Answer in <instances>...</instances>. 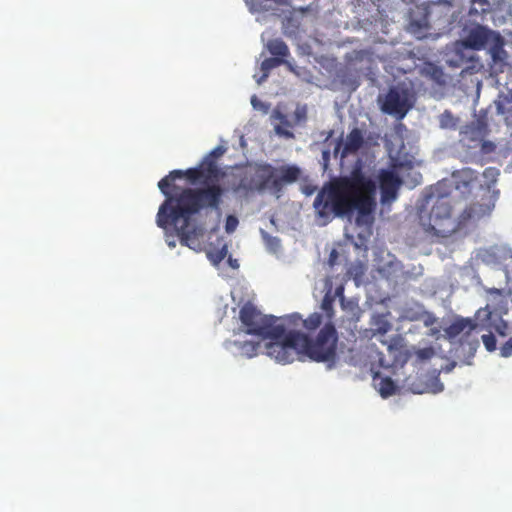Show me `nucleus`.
Returning a JSON list of instances; mask_svg holds the SVG:
<instances>
[{"label": "nucleus", "instance_id": "39448f33", "mask_svg": "<svg viewBox=\"0 0 512 512\" xmlns=\"http://www.w3.org/2000/svg\"><path fill=\"white\" fill-rule=\"evenodd\" d=\"M300 355L318 363L333 365L337 359L338 332L333 322H325L318 334L311 338L298 331Z\"/></svg>", "mask_w": 512, "mask_h": 512}, {"label": "nucleus", "instance_id": "9b49d317", "mask_svg": "<svg viewBox=\"0 0 512 512\" xmlns=\"http://www.w3.org/2000/svg\"><path fill=\"white\" fill-rule=\"evenodd\" d=\"M496 33L497 31L477 24L467 32L465 38L460 41V45L467 49L480 51L490 44Z\"/></svg>", "mask_w": 512, "mask_h": 512}, {"label": "nucleus", "instance_id": "6e6552de", "mask_svg": "<svg viewBox=\"0 0 512 512\" xmlns=\"http://www.w3.org/2000/svg\"><path fill=\"white\" fill-rule=\"evenodd\" d=\"M334 302L335 296L329 290L325 293L321 302V309L324 312V315L319 312H314L308 315L307 318L303 319L299 313H292L288 315L285 320L289 326H301L309 333L314 332L325 322H333L332 319L335 313Z\"/></svg>", "mask_w": 512, "mask_h": 512}, {"label": "nucleus", "instance_id": "58836bf2", "mask_svg": "<svg viewBox=\"0 0 512 512\" xmlns=\"http://www.w3.org/2000/svg\"><path fill=\"white\" fill-rule=\"evenodd\" d=\"M234 263H237V260L232 261V260L230 259V266H232V267H236V265H234Z\"/></svg>", "mask_w": 512, "mask_h": 512}, {"label": "nucleus", "instance_id": "6ab92c4d", "mask_svg": "<svg viewBox=\"0 0 512 512\" xmlns=\"http://www.w3.org/2000/svg\"><path fill=\"white\" fill-rule=\"evenodd\" d=\"M274 119L278 121L275 125V131L278 135L285 136L287 138H292L293 133L289 131V128L292 126L287 116L279 111H275L273 114Z\"/></svg>", "mask_w": 512, "mask_h": 512}, {"label": "nucleus", "instance_id": "423d86ee", "mask_svg": "<svg viewBox=\"0 0 512 512\" xmlns=\"http://www.w3.org/2000/svg\"><path fill=\"white\" fill-rule=\"evenodd\" d=\"M241 326L246 334L266 338H279L284 333V325L271 315L262 314L253 304H244L239 312Z\"/></svg>", "mask_w": 512, "mask_h": 512}, {"label": "nucleus", "instance_id": "ea45409f", "mask_svg": "<svg viewBox=\"0 0 512 512\" xmlns=\"http://www.w3.org/2000/svg\"><path fill=\"white\" fill-rule=\"evenodd\" d=\"M464 172L467 174H473V171L471 169H466Z\"/></svg>", "mask_w": 512, "mask_h": 512}, {"label": "nucleus", "instance_id": "2f4dec72", "mask_svg": "<svg viewBox=\"0 0 512 512\" xmlns=\"http://www.w3.org/2000/svg\"><path fill=\"white\" fill-rule=\"evenodd\" d=\"M433 355L434 350L431 347L419 349L417 351V356L422 360L430 359Z\"/></svg>", "mask_w": 512, "mask_h": 512}, {"label": "nucleus", "instance_id": "f3484780", "mask_svg": "<svg viewBox=\"0 0 512 512\" xmlns=\"http://www.w3.org/2000/svg\"><path fill=\"white\" fill-rule=\"evenodd\" d=\"M232 344L237 348L239 354L246 358L257 356L261 348V343L254 341H234Z\"/></svg>", "mask_w": 512, "mask_h": 512}, {"label": "nucleus", "instance_id": "aec40b11", "mask_svg": "<svg viewBox=\"0 0 512 512\" xmlns=\"http://www.w3.org/2000/svg\"><path fill=\"white\" fill-rule=\"evenodd\" d=\"M283 63H285L284 59L275 58V57H270V58H266L265 60H263L261 63V71L263 72V74L259 79H257V83L258 84L263 83L269 76L270 71L272 69L282 65Z\"/></svg>", "mask_w": 512, "mask_h": 512}, {"label": "nucleus", "instance_id": "b1692460", "mask_svg": "<svg viewBox=\"0 0 512 512\" xmlns=\"http://www.w3.org/2000/svg\"><path fill=\"white\" fill-rule=\"evenodd\" d=\"M392 328L391 323L383 316H378L375 321V332L381 335L386 334Z\"/></svg>", "mask_w": 512, "mask_h": 512}, {"label": "nucleus", "instance_id": "393cba45", "mask_svg": "<svg viewBox=\"0 0 512 512\" xmlns=\"http://www.w3.org/2000/svg\"><path fill=\"white\" fill-rule=\"evenodd\" d=\"M410 29L413 33H423L429 29V24L427 18H424L422 21L412 20L410 22Z\"/></svg>", "mask_w": 512, "mask_h": 512}, {"label": "nucleus", "instance_id": "20e7f679", "mask_svg": "<svg viewBox=\"0 0 512 512\" xmlns=\"http://www.w3.org/2000/svg\"><path fill=\"white\" fill-rule=\"evenodd\" d=\"M300 176L301 169L296 165L274 167L269 163L256 164L238 174V182L233 184L232 190L243 195L268 190L279 197L284 186L296 182Z\"/></svg>", "mask_w": 512, "mask_h": 512}, {"label": "nucleus", "instance_id": "a878e982", "mask_svg": "<svg viewBox=\"0 0 512 512\" xmlns=\"http://www.w3.org/2000/svg\"><path fill=\"white\" fill-rule=\"evenodd\" d=\"M491 256H494L495 258L499 259V261L507 260L509 258H512V250L504 247H496L492 250Z\"/></svg>", "mask_w": 512, "mask_h": 512}, {"label": "nucleus", "instance_id": "9d476101", "mask_svg": "<svg viewBox=\"0 0 512 512\" xmlns=\"http://www.w3.org/2000/svg\"><path fill=\"white\" fill-rule=\"evenodd\" d=\"M411 94L403 87H392L388 90L382 104V110L389 114L403 118L412 108Z\"/></svg>", "mask_w": 512, "mask_h": 512}, {"label": "nucleus", "instance_id": "72a5a7b5", "mask_svg": "<svg viewBox=\"0 0 512 512\" xmlns=\"http://www.w3.org/2000/svg\"><path fill=\"white\" fill-rule=\"evenodd\" d=\"M343 291H344L343 287H337L334 296L341 297V300L343 301L344 300Z\"/></svg>", "mask_w": 512, "mask_h": 512}, {"label": "nucleus", "instance_id": "c85d7f7f", "mask_svg": "<svg viewBox=\"0 0 512 512\" xmlns=\"http://www.w3.org/2000/svg\"><path fill=\"white\" fill-rule=\"evenodd\" d=\"M480 143V150L483 154L493 153L496 149V145L492 141L485 140V138Z\"/></svg>", "mask_w": 512, "mask_h": 512}, {"label": "nucleus", "instance_id": "473e14b6", "mask_svg": "<svg viewBox=\"0 0 512 512\" xmlns=\"http://www.w3.org/2000/svg\"><path fill=\"white\" fill-rule=\"evenodd\" d=\"M442 76H443L442 69L438 68V67H434L433 72H432L433 79H435L437 82H439L440 79L442 78Z\"/></svg>", "mask_w": 512, "mask_h": 512}, {"label": "nucleus", "instance_id": "e433bc0d", "mask_svg": "<svg viewBox=\"0 0 512 512\" xmlns=\"http://www.w3.org/2000/svg\"><path fill=\"white\" fill-rule=\"evenodd\" d=\"M234 263H237V260L232 261V260L230 259V266H232V267H236V265H234Z\"/></svg>", "mask_w": 512, "mask_h": 512}, {"label": "nucleus", "instance_id": "1a4fd4ad", "mask_svg": "<svg viewBox=\"0 0 512 512\" xmlns=\"http://www.w3.org/2000/svg\"><path fill=\"white\" fill-rule=\"evenodd\" d=\"M481 331H483V325L468 318L458 319L445 329L449 339H455L462 335L461 346L464 345V342H467L472 353L476 351L479 344L477 335H474V333L479 334Z\"/></svg>", "mask_w": 512, "mask_h": 512}, {"label": "nucleus", "instance_id": "f8f14e48", "mask_svg": "<svg viewBox=\"0 0 512 512\" xmlns=\"http://www.w3.org/2000/svg\"><path fill=\"white\" fill-rule=\"evenodd\" d=\"M382 203H390L398 196L403 181L393 170L381 169L378 175Z\"/></svg>", "mask_w": 512, "mask_h": 512}, {"label": "nucleus", "instance_id": "4be33fe9", "mask_svg": "<svg viewBox=\"0 0 512 512\" xmlns=\"http://www.w3.org/2000/svg\"><path fill=\"white\" fill-rule=\"evenodd\" d=\"M439 124L443 129H452L455 130L458 124V118H456L451 111L445 110L439 116Z\"/></svg>", "mask_w": 512, "mask_h": 512}, {"label": "nucleus", "instance_id": "7ed1b4c3", "mask_svg": "<svg viewBox=\"0 0 512 512\" xmlns=\"http://www.w3.org/2000/svg\"><path fill=\"white\" fill-rule=\"evenodd\" d=\"M494 204L473 203L466 207L458 218L448 195L430 194L418 209V221L423 231L431 237L448 238L459 231L471 219L490 214Z\"/></svg>", "mask_w": 512, "mask_h": 512}, {"label": "nucleus", "instance_id": "f257e3e1", "mask_svg": "<svg viewBox=\"0 0 512 512\" xmlns=\"http://www.w3.org/2000/svg\"><path fill=\"white\" fill-rule=\"evenodd\" d=\"M225 151L217 146L196 167L172 170L158 182L165 200L157 213V225L163 229L173 225L183 245L192 247L203 234V228L193 223L202 211L221 209L225 188L219 181L224 172L217 160Z\"/></svg>", "mask_w": 512, "mask_h": 512}, {"label": "nucleus", "instance_id": "4468645a", "mask_svg": "<svg viewBox=\"0 0 512 512\" xmlns=\"http://www.w3.org/2000/svg\"><path fill=\"white\" fill-rule=\"evenodd\" d=\"M488 125L483 120H477L464 126L461 134L464 139L480 142L488 135Z\"/></svg>", "mask_w": 512, "mask_h": 512}, {"label": "nucleus", "instance_id": "0eeeda50", "mask_svg": "<svg viewBox=\"0 0 512 512\" xmlns=\"http://www.w3.org/2000/svg\"><path fill=\"white\" fill-rule=\"evenodd\" d=\"M270 341L265 344V353L280 364L293 362L300 355V342L298 331L291 330L284 333L279 338H268Z\"/></svg>", "mask_w": 512, "mask_h": 512}, {"label": "nucleus", "instance_id": "7c9ffc66", "mask_svg": "<svg viewBox=\"0 0 512 512\" xmlns=\"http://www.w3.org/2000/svg\"><path fill=\"white\" fill-rule=\"evenodd\" d=\"M499 174V170L495 167H488L483 172L484 177L487 179H491L492 182L496 181Z\"/></svg>", "mask_w": 512, "mask_h": 512}, {"label": "nucleus", "instance_id": "ddd939ff", "mask_svg": "<svg viewBox=\"0 0 512 512\" xmlns=\"http://www.w3.org/2000/svg\"><path fill=\"white\" fill-rule=\"evenodd\" d=\"M476 316L478 319L483 321V323H480L483 325V330L493 329L500 336H506L508 334V323L501 318L493 321V312L489 309L488 306L479 309Z\"/></svg>", "mask_w": 512, "mask_h": 512}, {"label": "nucleus", "instance_id": "79ce46f5", "mask_svg": "<svg viewBox=\"0 0 512 512\" xmlns=\"http://www.w3.org/2000/svg\"><path fill=\"white\" fill-rule=\"evenodd\" d=\"M494 292L497 293V294L501 293L500 290H497V289H495Z\"/></svg>", "mask_w": 512, "mask_h": 512}, {"label": "nucleus", "instance_id": "cd10ccee", "mask_svg": "<svg viewBox=\"0 0 512 512\" xmlns=\"http://www.w3.org/2000/svg\"><path fill=\"white\" fill-rule=\"evenodd\" d=\"M239 224L238 218L234 215H228L225 222V231L228 234L233 233Z\"/></svg>", "mask_w": 512, "mask_h": 512}, {"label": "nucleus", "instance_id": "a211bd4d", "mask_svg": "<svg viewBox=\"0 0 512 512\" xmlns=\"http://www.w3.org/2000/svg\"><path fill=\"white\" fill-rule=\"evenodd\" d=\"M268 51L275 57L284 59L290 55L287 44L280 38L271 39L267 42Z\"/></svg>", "mask_w": 512, "mask_h": 512}, {"label": "nucleus", "instance_id": "f03ea898", "mask_svg": "<svg viewBox=\"0 0 512 512\" xmlns=\"http://www.w3.org/2000/svg\"><path fill=\"white\" fill-rule=\"evenodd\" d=\"M375 194V181L365 175L361 166H356L348 176L326 183L315 197L313 207L324 225L334 218H344L354 212H357L359 221L374 212Z\"/></svg>", "mask_w": 512, "mask_h": 512}, {"label": "nucleus", "instance_id": "2eb2a0df", "mask_svg": "<svg viewBox=\"0 0 512 512\" xmlns=\"http://www.w3.org/2000/svg\"><path fill=\"white\" fill-rule=\"evenodd\" d=\"M364 144V135L359 128H353L346 136L345 143L341 151V157L355 154Z\"/></svg>", "mask_w": 512, "mask_h": 512}, {"label": "nucleus", "instance_id": "5701e85b", "mask_svg": "<svg viewBox=\"0 0 512 512\" xmlns=\"http://www.w3.org/2000/svg\"><path fill=\"white\" fill-rule=\"evenodd\" d=\"M228 253L227 245L224 244L221 248L210 249L207 252L209 260L214 264L218 265L221 263Z\"/></svg>", "mask_w": 512, "mask_h": 512}, {"label": "nucleus", "instance_id": "4c0bfd02", "mask_svg": "<svg viewBox=\"0 0 512 512\" xmlns=\"http://www.w3.org/2000/svg\"><path fill=\"white\" fill-rule=\"evenodd\" d=\"M234 263H237V260L232 261V260L230 259V266H232V267H236V265H234Z\"/></svg>", "mask_w": 512, "mask_h": 512}, {"label": "nucleus", "instance_id": "412c9836", "mask_svg": "<svg viewBox=\"0 0 512 512\" xmlns=\"http://www.w3.org/2000/svg\"><path fill=\"white\" fill-rule=\"evenodd\" d=\"M379 393L383 398L392 396L396 392V385L390 377L381 378L379 384Z\"/></svg>", "mask_w": 512, "mask_h": 512}, {"label": "nucleus", "instance_id": "dca6fc26", "mask_svg": "<svg viewBox=\"0 0 512 512\" xmlns=\"http://www.w3.org/2000/svg\"><path fill=\"white\" fill-rule=\"evenodd\" d=\"M504 39L499 32L495 34L489 44V53L494 63H503L507 58V52L504 49Z\"/></svg>", "mask_w": 512, "mask_h": 512}, {"label": "nucleus", "instance_id": "a19ab883", "mask_svg": "<svg viewBox=\"0 0 512 512\" xmlns=\"http://www.w3.org/2000/svg\"><path fill=\"white\" fill-rule=\"evenodd\" d=\"M332 134H333V131H332V130H331V131H329L327 138L331 137V136H332Z\"/></svg>", "mask_w": 512, "mask_h": 512}, {"label": "nucleus", "instance_id": "c9c22d12", "mask_svg": "<svg viewBox=\"0 0 512 512\" xmlns=\"http://www.w3.org/2000/svg\"><path fill=\"white\" fill-rule=\"evenodd\" d=\"M256 101H257L256 96H253L252 99H251V103H252L253 106H256Z\"/></svg>", "mask_w": 512, "mask_h": 512}, {"label": "nucleus", "instance_id": "c756f323", "mask_svg": "<svg viewBox=\"0 0 512 512\" xmlns=\"http://www.w3.org/2000/svg\"><path fill=\"white\" fill-rule=\"evenodd\" d=\"M500 354L503 357H509L512 355V337H510L501 347Z\"/></svg>", "mask_w": 512, "mask_h": 512}, {"label": "nucleus", "instance_id": "f704fd0d", "mask_svg": "<svg viewBox=\"0 0 512 512\" xmlns=\"http://www.w3.org/2000/svg\"><path fill=\"white\" fill-rule=\"evenodd\" d=\"M473 3H478L482 6L484 5H488V1L487 0H472Z\"/></svg>", "mask_w": 512, "mask_h": 512}, {"label": "nucleus", "instance_id": "bb28decb", "mask_svg": "<svg viewBox=\"0 0 512 512\" xmlns=\"http://www.w3.org/2000/svg\"><path fill=\"white\" fill-rule=\"evenodd\" d=\"M482 341L485 346V348L492 352L496 349V338L495 336L490 332L489 334L482 335Z\"/></svg>", "mask_w": 512, "mask_h": 512}]
</instances>
